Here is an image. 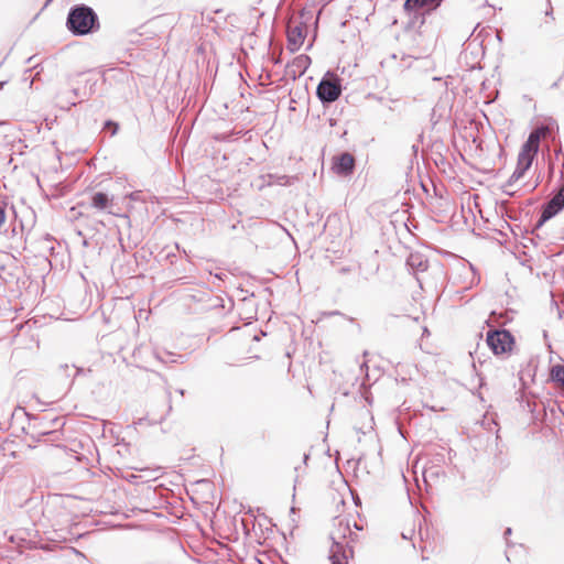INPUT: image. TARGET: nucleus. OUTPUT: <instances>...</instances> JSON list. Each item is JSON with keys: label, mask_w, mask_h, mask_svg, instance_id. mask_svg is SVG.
Returning <instances> with one entry per match:
<instances>
[{"label": "nucleus", "mask_w": 564, "mask_h": 564, "mask_svg": "<svg viewBox=\"0 0 564 564\" xmlns=\"http://www.w3.org/2000/svg\"><path fill=\"white\" fill-rule=\"evenodd\" d=\"M352 529L361 530L356 521L349 518H337L335 520L334 529L330 532L333 545L329 552V560L332 564H347L348 556L352 553L349 543L357 539V532Z\"/></svg>", "instance_id": "nucleus-1"}, {"label": "nucleus", "mask_w": 564, "mask_h": 564, "mask_svg": "<svg viewBox=\"0 0 564 564\" xmlns=\"http://www.w3.org/2000/svg\"><path fill=\"white\" fill-rule=\"evenodd\" d=\"M549 132V127L541 126L529 134L528 140L521 147L518 155L517 166L508 181V186H512L516 182L523 177L524 173L532 165L533 159L539 151L541 139L546 137Z\"/></svg>", "instance_id": "nucleus-2"}, {"label": "nucleus", "mask_w": 564, "mask_h": 564, "mask_svg": "<svg viewBox=\"0 0 564 564\" xmlns=\"http://www.w3.org/2000/svg\"><path fill=\"white\" fill-rule=\"evenodd\" d=\"M98 26L97 14L87 6L75 7L68 13L67 28L75 35H86Z\"/></svg>", "instance_id": "nucleus-3"}, {"label": "nucleus", "mask_w": 564, "mask_h": 564, "mask_svg": "<svg viewBox=\"0 0 564 564\" xmlns=\"http://www.w3.org/2000/svg\"><path fill=\"white\" fill-rule=\"evenodd\" d=\"M487 344L494 354H505L511 350L513 337L506 329L492 330L487 334Z\"/></svg>", "instance_id": "nucleus-4"}, {"label": "nucleus", "mask_w": 564, "mask_h": 564, "mask_svg": "<svg viewBox=\"0 0 564 564\" xmlns=\"http://www.w3.org/2000/svg\"><path fill=\"white\" fill-rule=\"evenodd\" d=\"M306 26L300 21H290L288 25V48L291 52L297 51L304 43Z\"/></svg>", "instance_id": "nucleus-5"}, {"label": "nucleus", "mask_w": 564, "mask_h": 564, "mask_svg": "<svg viewBox=\"0 0 564 564\" xmlns=\"http://www.w3.org/2000/svg\"><path fill=\"white\" fill-rule=\"evenodd\" d=\"M341 94V85L338 79H322L317 86V96L323 102H333Z\"/></svg>", "instance_id": "nucleus-6"}, {"label": "nucleus", "mask_w": 564, "mask_h": 564, "mask_svg": "<svg viewBox=\"0 0 564 564\" xmlns=\"http://www.w3.org/2000/svg\"><path fill=\"white\" fill-rule=\"evenodd\" d=\"M564 208V187L561 188L551 200L544 206L541 214V223H544L555 216Z\"/></svg>", "instance_id": "nucleus-7"}, {"label": "nucleus", "mask_w": 564, "mask_h": 564, "mask_svg": "<svg viewBox=\"0 0 564 564\" xmlns=\"http://www.w3.org/2000/svg\"><path fill=\"white\" fill-rule=\"evenodd\" d=\"M113 205V199L108 194L96 192L91 194L87 207L94 208L98 212L108 210Z\"/></svg>", "instance_id": "nucleus-8"}, {"label": "nucleus", "mask_w": 564, "mask_h": 564, "mask_svg": "<svg viewBox=\"0 0 564 564\" xmlns=\"http://www.w3.org/2000/svg\"><path fill=\"white\" fill-rule=\"evenodd\" d=\"M355 160L351 154L343 153L339 158H337L334 170L337 174L346 175L350 173L354 169Z\"/></svg>", "instance_id": "nucleus-9"}, {"label": "nucleus", "mask_w": 564, "mask_h": 564, "mask_svg": "<svg viewBox=\"0 0 564 564\" xmlns=\"http://www.w3.org/2000/svg\"><path fill=\"white\" fill-rule=\"evenodd\" d=\"M406 264L415 274L424 272L429 268L427 260L419 252L411 253L406 260Z\"/></svg>", "instance_id": "nucleus-10"}, {"label": "nucleus", "mask_w": 564, "mask_h": 564, "mask_svg": "<svg viewBox=\"0 0 564 564\" xmlns=\"http://www.w3.org/2000/svg\"><path fill=\"white\" fill-rule=\"evenodd\" d=\"M443 0H405L404 9L406 11H414L424 7L437 8Z\"/></svg>", "instance_id": "nucleus-11"}, {"label": "nucleus", "mask_w": 564, "mask_h": 564, "mask_svg": "<svg viewBox=\"0 0 564 564\" xmlns=\"http://www.w3.org/2000/svg\"><path fill=\"white\" fill-rule=\"evenodd\" d=\"M550 378L564 391V362L551 367Z\"/></svg>", "instance_id": "nucleus-12"}, {"label": "nucleus", "mask_w": 564, "mask_h": 564, "mask_svg": "<svg viewBox=\"0 0 564 564\" xmlns=\"http://www.w3.org/2000/svg\"><path fill=\"white\" fill-rule=\"evenodd\" d=\"M310 65L311 58L305 54L296 56L292 62V66L295 67L300 74H303L308 68Z\"/></svg>", "instance_id": "nucleus-13"}, {"label": "nucleus", "mask_w": 564, "mask_h": 564, "mask_svg": "<svg viewBox=\"0 0 564 564\" xmlns=\"http://www.w3.org/2000/svg\"><path fill=\"white\" fill-rule=\"evenodd\" d=\"M6 210L0 206V229L6 223Z\"/></svg>", "instance_id": "nucleus-14"}, {"label": "nucleus", "mask_w": 564, "mask_h": 564, "mask_svg": "<svg viewBox=\"0 0 564 564\" xmlns=\"http://www.w3.org/2000/svg\"><path fill=\"white\" fill-rule=\"evenodd\" d=\"M214 278H215V279H217V280H219V281H224V280H225V278H227V274H226V273H224V272H220V273H216V274L214 275Z\"/></svg>", "instance_id": "nucleus-15"}, {"label": "nucleus", "mask_w": 564, "mask_h": 564, "mask_svg": "<svg viewBox=\"0 0 564 564\" xmlns=\"http://www.w3.org/2000/svg\"><path fill=\"white\" fill-rule=\"evenodd\" d=\"M552 14H553V9H552V7L550 6V7H549V9L545 11V15H546V17H550V18L553 20Z\"/></svg>", "instance_id": "nucleus-16"}, {"label": "nucleus", "mask_w": 564, "mask_h": 564, "mask_svg": "<svg viewBox=\"0 0 564 564\" xmlns=\"http://www.w3.org/2000/svg\"><path fill=\"white\" fill-rule=\"evenodd\" d=\"M505 534H506V535H510V534H511V529H510V528H508V529L506 530Z\"/></svg>", "instance_id": "nucleus-17"}]
</instances>
